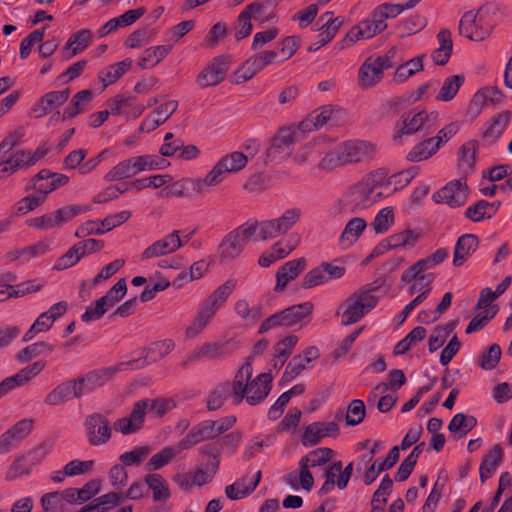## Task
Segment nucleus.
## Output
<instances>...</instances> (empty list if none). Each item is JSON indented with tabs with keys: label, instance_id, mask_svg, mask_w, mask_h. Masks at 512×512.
I'll use <instances>...</instances> for the list:
<instances>
[{
	"label": "nucleus",
	"instance_id": "nucleus-1",
	"mask_svg": "<svg viewBox=\"0 0 512 512\" xmlns=\"http://www.w3.org/2000/svg\"><path fill=\"white\" fill-rule=\"evenodd\" d=\"M386 176L387 170L380 168L348 187L341 198L334 204V213H355L372 206L374 204L372 189L383 187Z\"/></svg>",
	"mask_w": 512,
	"mask_h": 512
},
{
	"label": "nucleus",
	"instance_id": "nucleus-2",
	"mask_svg": "<svg viewBox=\"0 0 512 512\" xmlns=\"http://www.w3.org/2000/svg\"><path fill=\"white\" fill-rule=\"evenodd\" d=\"M236 285V280H227L201 303L192 323L185 329L186 338L193 339L201 333V331L214 317L217 310L226 302L228 297L235 290Z\"/></svg>",
	"mask_w": 512,
	"mask_h": 512
},
{
	"label": "nucleus",
	"instance_id": "nucleus-3",
	"mask_svg": "<svg viewBox=\"0 0 512 512\" xmlns=\"http://www.w3.org/2000/svg\"><path fill=\"white\" fill-rule=\"evenodd\" d=\"M257 230V223L248 226L242 225L229 232L219 245V256L222 262H229L239 257L244 246L249 242Z\"/></svg>",
	"mask_w": 512,
	"mask_h": 512
},
{
	"label": "nucleus",
	"instance_id": "nucleus-4",
	"mask_svg": "<svg viewBox=\"0 0 512 512\" xmlns=\"http://www.w3.org/2000/svg\"><path fill=\"white\" fill-rule=\"evenodd\" d=\"M302 216V210L298 207L287 209L275 219L265 220L257 224L258 235L261 240L272 239L290 231Z\"/></svg>",
	"mask_w": 512,
	"mask_h": 512
},
{
	"label": "nucleus",
	"instance_id": "nucleus-5",
	"mask_svg": "<svg viewBox=\"0 0 512 512\" xmlns=\"http://www.w3.org/2000/svg\"><path fill=\"white\" fill-rule=\"evenodd\" d=\"M439 114L436 111L428 113L425 110L419 111L414 115L411 112H405L401 115V125L393 135L394 141H401L404 135H411L421 130L427 132L432 129L437 121Z\"/></svg>",
	"mask_w": 512,
	"mask_h": 512
},
{
	"label": "nucleus",
	"instance_id": "nucleus-6",
	"mask_svg": "<svg viewBox=\"0 0 512 512\" xmlns=\"http://www.w3.org/2000/svg\"><path fill=\"white\" fill-rule=\"evenodd\" d=\"M377 301L378 298L371 290L355 292L346 300L342 324L347 326L356 323L376 306Z\"/></svg>",
	"mask_w": 512,
	"mask_h": 512
},
{
	"label": "nucleus",
	"instance_id": "nucleus-7",
	"mask_svg": "<svg viewBox=\"0 0 512 512\" xmlns=\"http://www.w3.org/2000/svg\"><path fill=\"white\" fill-rule=\"evenodd\" d=\"M248 162V156L235 151L222 157L205 176L203 183L207 186H216L221 183L228 173L242 170Z\"/></svg>",
	"mask_w": 512,
	"mask_h": 512
},
{
	"label": "nucleus",
	"instance_id": "nucleus-8",
	"mask_svg": "<svg viewBox=\"0 0 512 512\" xmlns=\"http://www.w3.org/2000/svg\"><path fill=\"white\" fill-rule=\"evenodd\" d=\"M492 31V25L489 24L482 14V8L464 13L459 23V34L472 41H482L486 39Z\"/></svg>",
	"mask_w": 512,
	"mask_h": 512
},
{
	"label": "nucleus",
	"instance_id": "nucleus-9",
	"mask_svg": "<svg viewBox=\"0 0 512 512\" xmlns=\"http://www.w3.org/2000/svg\"><path fill=\"white\" fill-rule=\"evenodd\" d=\"M87 441L91 446L105 445L112 437L109 419L102 413H92L84 420Z\"/></svg>",
	"mask_w": 512,
	"mask_h": 512
},
{
	"label": "nucleus",
	"instance_id": "nucleus-10",
	"mask_svg": "<svg viewBox=\"0 0 512 512\" xmlns=\"http://www.w3.org/2000/svg\"><path fill=\"white\" fill-rule=\"evenodd\" d=\"M312 148L313 154H318V170L328 173L344 166L338 146H335L332 140L317 138Z\"/></svg>",
	"mask_w": 512,
	"mask_h": 512
},
{
	"label": "nucleus",
	"instance_id": "nucleus-11",
	"mask_svg": "<svg viewBox=\"0 0 512 512\" xmlns=\"http://www.w3.org/2000/svg\"><path fill=\"white\" fill-rule=\"evenodd\" d=\"M337 146L344 166L370 160L376 153L374 144L362 140H349Z\"/></svg>",
	"mask_w": 512,
	"mask_h": 512
},
{
	"label": "nucleus",
	"instance_id": "nucleus-12",
	"mask_svg": "<svg viewBox=\"0 0 512 512\" xmlns=\"http://www.w3.org/2000/svg\"><path fill=\"white\" fill-rule=\"evenodd\" d=\"M253 374L252 365L246 361L237 371L234 380L231 382H223L228 398L232 400L234 405H239L246 400L247 382L251 380Z\"/></svg>",
	"mask_w": 512,
	"mask_h": 512
},
{
	"label": "nucleus",
	"instance_id": "nucleus-13",
	"mask_svg": "<svg viewBox=\"0 0 512 512\" xmlns=\"http://www.w3.org/2000/svg\"><path fill=\"white\" fill-rule=\"evenodd\" d=\"M468 196V187L465 178H460L447 183L433 195L437 203H445L450 207L462 206Z\"/></svg>",
	"mask_w": 512,
	"mask_h": 512
},
{
	"label": "nucleus",
	"instance_id": "nucleus-14",
	"mask_svg": "<svg viewBox=\"0 0 512 512\" xmlns=\"http://www.w3.org/2000/svg\"><path fill=\"white\" fill-rule=\"evenodd\" d=\"M147 412L148 406L145 399L135 402L133 409L128 416L119 418L113 423L114 430L123 435L138 432L143 427Z\"/></svg>",
	"mask_w": 512,
	"mask_h": 512
},
{
	"label": "nucleus",
	"instance_id": "nucleus-15",
	"mask_svg": "<svg viewBox=\"0 0 512 512\" xmlns=\"http://www.w3.org/2000/svg\"><path fill=\"white\" fill-rule=\"evenodd\" d=\"M67 308V302L60 301L52 305L48 311L41 313L29 330L24 334L23 341H30L38 333L47 332L52 327L53 323L66 313Z\"/></svg>",
	"mask_w": 512,
	"mask_h": 512
},
{
	"label": "nucleus",
	"instance_id": "nucleus-16",
	"mask_svg": "<svg viewBox=\"0 0 512 512\" xmlns=\"http://www.w3.org/2000/svg\"><path fill=\"white\" fill-rule=\"evenodd\" d=\"M345 272L346 269L344 266H337L332 263L324 262L320 266L306 273L302 280V287L309 289L326 283L332 279H340L344 276Z\"/></svg>",
	"mask_w": 512,
	"mask_h": 512
},
{
	"label": "nucleus",
	"instance_id": "nucleus-17",
	"mask_svg": "<svg viewBox=\"0 0 512 512\" xmlns=\"http://www.w3.org/2000/svg\"><path fill=\"white\" fill-rule=\"evenodd\" d=\"M228 71V60L226 57H216L211 60L200 71L196 78V83L201 88L216 86L222 82Z\"/></svg>",
	"mask_w": 512,
	"mask_h": 512
},
{
	"label": "nucleus",
	"instance_id": "nucleus-18",
	"mask_svg": "<svg viewBox=\"0 0 512 512\" xmlns=\"http://www.w3.org/2000/svg\"><path fill=\"white\" fill-rule=\"evenodd\" d=\"M386 28L387 23L382 22L372 11L369 18L358 23L347 33L344 41L353 44L361 39H370L383 32Z\"/></svg>",
	"mask_w": 512,
	"mask_h": 512
},
{
	"label": "nucleus",
	"instance_id": "nucleus-19",
	"mask_svg": "<svg viewBox=\"0 0 512 512\" xmlns=\"http://www.w3.org/2000/svg\"><path fill=\"white\" fill-rule=\"evenodd\" d=\"M183 246L179 231L174 230L164 238L148 246L141 254L142 260H148L175 252Z\"/></svg>",
	"mask_w": 512,
	"mask_h": 512
},
{
	"label": "nucleus",
	"instance_id": "nucleus-20",
	"mask_svg": "<svg viewBox=\"0 0 512 512\" xmlns=\"http://www.w3.org/2000/svg\"><path fill=\"white\" fill-rule=\"evenodd\" d=\"M295 132L291 128H281L271 139L270 146L267 149V156L270 158L287 157L292 152V146L296 142Z\"/></svg>",
	"mask_w": 512,
	"mask_h": 512
},
{
	"label": "nucleus",
	"instance_id": "nucleus-21",
	"mask_svg": "<svg viewBox=\"0 0 512 512\" xmlns=\"http://www.w3.org/2000/svg\"><path fill=\"white\" fill-rule=\"evenodd\" d=\"M45 367V362L37 361L33 364L21 369L17 374L5 378L0 383V397L7 394L18 386H23L29 382L33 377L38 375Z\"/></svg>",
	"mask_w": 512,
	"mask_h": 512
},
{
	"label": "nucleus",
	"instance_id": "nucleus-22",
	"mask_svg": "<svg viewBox=\"0 0 512 512\" xmlns=\"http://www.w3.org/2000/svg\"><path fill=\"white\" fill-rule=\"evenodd\" d=\"M213 427L212 420L198 423L178 442V448L187 450L200 442L217 438Z\"/></svg>",
	"mask_w": 512,
	"mask_h": 512
},
{
	"label": "nucleus",
	"instance_id": "nucleus-23",
	"mask_svg": "<svg viewBox=\"0 0 512 512\" xmlns=\"http://www.w3.org/2000/svg\"><path fill=\"white\" fill-rule=\"evenodd\" d=\"M273 377L270 373H261L247 382L246 402L253 406L261 403L270 393Z\"/></svg>",
	"mask_w": 512,
	"mask_h": 512
},
{
	"label": "nucleus",
	"instance_id": "nucleus-24",
	"mask_svg": "<svg viewBox=\"0 0 512 512\" xmlns=\"http://www.w3.org/2000/svg\"><path fill=\"white\" fill-rule=\"evenodd\" d=\"M339 433V426L336 422H314L308 425L304 431L302 443L305 446H314L323 437H335Z\"/></svg>",
	"mask_w": 512,
	"mask_h": 512
},
{
	"label": "nucleus",
	"instance_id": "nucleus-25",
	"mask_svg": "<svg viewBox=\"0 0 512 512\" xmlns=\"http://www.w3.org/2000/svg\"><path fill=\"white\" fill-rule=\"evenodd\" d=\"M237 349V344L231 340L205 343L198 351L189 356V361L201 359H218Z\"/></svg>",
	"mask_w": 512,
	"mask_h": 512
},
{
	"label": "nucleus",
	"instance_id": "nucleus-26",
	"mask_svg": "<svg viewBox=\"0 0 512 512\" xmlns=\"http://www.w3.org/2000/svg\"><path fill=\"white\" fill-rule=\"evenodd\" d=\"M380 59L369 57L361 65L358 72L359 86L368 89L379 83L383 77V64Z\"/></svg>",
	"mask_w": 512,
	"mask_h": 512
},
{
	"label": "nucleus",
	"instance_id": "nucleus-27",
	"mask_svg": "<svg viewBox=\"0 0 512 512\" xmlns=\"http://www.w3.org/2000/svg\"><path fill=\"white\" fill-rule=\"evenodd\" d=\"M118 370V366L107 367L90 371L85 376L77 378L78 382L81 384L83 394L105 385L113 378Z\"/></svg>",
	"mask_w": 512,
	"mask_h": 512
},
{
	"label": "nucleus",
	"instance_id": "nucleus-28",
	"mask_svg": "<svg viewBox=\"0 0 512 512\" xmlns=\"http://www.w3.org/2000/svg\"><path fill=\"white\" fill-rule=\"evenodd\" d=\"M343 113L342 109L337 106L325 105L315 110L306 119L300 123V129L303 131L317 129L325 125L333 117L341 116Z\"/></svg>",
	"mask_w": 512,
	"mask_h": 512
},
{
	"label": "nucleus",
	"instance_id": "nucleus-29",
	"mask_svg": "<svg viewBox=\"0 0 512 512\" xmlns=\"http://www.w3.org/2000/svg\"><path fill=\"white\" fill-rule=\"evenodd\" d=\"M83 395L81 384L75 379L57 386L47 395L45 402L49 405H59L72 397L80 398Z\"/></svg>",
	"mask_w": 512,
	"mask_h": 512
},
{
	"label": "nucleus",
	"instance_id": "nucleus-30",
	"mask_svg": "<svg viewBox=\"0 0 512 512\" xmlns=\"http://www.w3.org/2000/svg\"><path fill=\"white\" fill-rule=\"evenodd\" d=\"M306 268V259L304 257L288 261L281 266L276 273L275 291H282L286 285L294 280Z\"/></svg>",
	"mask_w": 512,
	"mask_h": 512
},
{
	"label": "nucleus",
	"instance_id": "nucleus-31",
	"mask_svg": "<svg viewBox=\"0 0 512 512\" xmlns=\"http://www.w3.org/2000/svg\"><path fill=\"white\" fill-rule=\"evenodd\" d=\"M70 90L64 89L62 91H51L43 95L38 103L33 107V112L36 117H42L53 109L62 106L69 98Z\"/></svg>",
	"mask_w": 512,
	"mask_h": 512
},
{
	"label": "nucleus",
	"instance_id": "nucleus-32",
	"mask_svg": "<svg viewBox=\"0 0 512 512\" xmlns=\"http://www.w3.org/2000/svg\"><path fill=\"white\" fill-rule=\"evenodd\" d=\"M478 245L479 239L474 234H464L459 237L455 245L453 265L456 267L463 265L468 257L477 250Z\"/></svg>",
	"mask_w": 512,
	"mask_h": 512
},
{
	"label": "nucleus",
	"instance_id": "nucleus-33",
	"mask_svg": "<svg viewBox=\"0 0 512 512\" xmlns=\"http://www.w3.org/2000/svg\"><path fill=\"white\" fill-rule=\"evenodd\" d=\"M478 141L470 140L464 143L458 153V167L464 178L473 173L476 164V155L478 151Z\"/></svg>",
	"mask_w": 512,
	"mask_h": 512
},
{
	"label": "nucleus",
	"instance_id": "nucleus-34",
	"mask_svg": "<svg viewBox=\"0 0 512 512\" xmlns=\"http://www.w3.org/2000/svg\"><path fill=\"white\" fill-rule=\"evenodd\" d=\"M261 471H257L253 480L249 483L246 477L238 479L231 485L226 486L225 494L231 500H239L250 495L258 486L261 480Z\"/></svg>",
	"mask_w": 512,
	"mask_h": 512
},
{
	"label": "nucleus",
	"instance_id": "nucleus-35",
	"mask_svg": "<svg viewBox=\"0 0 512 512\" xmlns=\"http://www.w3.org/2000/svg\"><path fill=\"white\" fill-rule=\"evenodd\" d=\"M437 41L439 47L432 52L431 58L436 65L443 66L449 61L453 50L451 32L441 29L437 34Z\"/></svg>",
	"mask_w": 512,
	"mask_h": 512
},
{
	"label": "nucleus",
	"instance_id": "nucleus-36",
	"mask_svg": "<svg viewBox=\"0 0 512 512\" xmlns=\"http://www.w3.org/2000/svg\"><path fill=\"white\" fill-rule=\"evenodd\" d=\"M91 39L92 33L88 29H82L72 34L63 49V56L66 59H70L71 57L75 56L88 47Z\"/></svg>",
	"mask_w": 512,
	"mask_h": 512
},
{
	"label": "nucleus",
	"instance_id": "nucleus-37",
	"mask_svg": "<svg viewBox=\"0 0 512 512\" xmlns=\"http://www.w3.org/2000/svg\"><path fill=\"white\" fill-rule=\"evenodd\" d=\"M503 450L499 444L493 446V448L483 457L480 468V480L485 482L491 477L495 469L499 466L502 461Z\"/></svg>",
	"mask_w": 512,
	"mask_h": 512
},
{
	"label": "nucleus",
	"instance_id": "nucleus-38",
	"mask_svg": "<svg viewBox=\"0 0 512 512\" xmlns=\"http://www.w3.org/2000/svg\"><path fill=\"white\" fill-rule=\"evenodd\" d=\"M500 202H488L486 200H479L474 205L469 206L465 211V216L473 222L482 221L485 218H491L495 215Z\"/></svg>",
	"mask_w": 512,
	"mask_h": 512
},
{
	"label": "nucleus",
	"instance_id": "nucleus-39",
	"mask_svg": "<svg viewBox=\"0 0 512 512\" xmlns=\"http://www.w3.org/2000/svg\"><path fill=\"white\" fill-rule=\"evenodd\" d=\"M367 223L363 218L355 217L350 219L339 237V243L344 248L350 247L363 233Z\"/></svg>",
	"mask_w": 512,
	"mask_h": 512
},
{
	"label": "nucleus",
	"instance_id": "nucleus-40",
	"mask_svg": "<svg viewBox=\"0 0 512 512\" xmlns=\"http://www.w3.org/2000/svg\"><path fill=\"white\" fill-rule=\"evenodd\" d=\"M313 308L311 302H304L280 311L284 326L290 327L299 323L302 319L311 315Z\"/></svg>",
	"mask_w": 512,
	"mask_h": 512
},
{
	"label": "nucleus",
	"instance_id": "nucleus-41",
	"mask_svg": "<svg viewBox=\"0 0 512 512\" xmlns=\"http://www.w3.org/2000/svg\"><path fill=\"white\" fill-rule=\"evenodd\" d=\"M131 67L132 60L127 58L118 63L112 64L108 66L105 70L101 71L99 74V79L103 83V88L105 89L110 84L115 83Z\"/></svg>",
	"mask_w": 512,
	"mask_h": 512
},
{
	"label": "nucleus",
	"instance_id": "nucleus-42",
	"mask_svg": "<svg viewBox=\"0 0 512 512\" xmlns=\"http://www.w3.org/2000/svg\"><path fill=\"white\" fill-rule=\"evenodd\" d=\"M511 112L509 110L502 111L495 115L487 129L483 132V137L488 139L491 143L495 142V140L504 132L507 125L511 120Z\"/></svg>",
	"mask_w": 512,
	"mask_h": 512
},
{
	"label": "nucleus",
	"instance_id": "nucleus-43",
	"mask_svg": "<svg viewBox=\"0 0 512 512\" xmlns=\"http://www.w3.org/2000/svg\"><path fill=\"white\" fill-rule=\"evenodd\" d=\"M145 482L148 491H152L154 501H164L169 498L170 492L166 480L160 474H147Z\"/></svg>",
	"mask_w": 512,
	"mask_h": 512
},
{
	"label": "nucleus",
	"instance_id": "nucleus-44",
	"mask_svg": "<svg viewBox=\"0 0 512 512\" xmlns=\"http://www.w3.org/2000/svg\"><path fill=\"white\" fill-rule=\"evenodd\" d=\"M439 149V142L436 138H428L417 144L407 155L411 162H420L431 157Z\"/></svg>",
	"mask_w": 512,
	"mask_h": 512
},
{
	"label": "nucleus",
	"instance_id": "nucleus-45",
	"mask_svg": "<svg viewBox=\"0 0 512 512\" xmlns=\"http://www.w3.org/2000/svg\"><path fill=\"white\" fill-rule=\"evenodd\" d=\"M476 425L477 420L474 416L457 413L448 424V430L461 438L467 435Z\"/></svg>",
	"mask_w": 512,
	"mask_h": 512
},
{
	"label": "nucleus",
	"instance_id": "nucleus-46",
	"mask_svg": "<svg viewBox=\"0 0 512 512\" xmlns=\"http://www.w3.org/2000/svg\"><path fill=\"white\" fill-rule=\"evenodd\" d=\"M92 92L90 90H81L71 99L68 107L63 112L62 119H71L83 111L84 107L91 101Z\"/></svg>",
	"mask_w": 512,
	"mask_h": 512
},
{
	"label": "nucleus",
	"instance_id": "nucleus-47",
	"mask_svg": "<svg viewBox=\"0 0 512 512\" xmlns=\"http://www.w3.org/2000/svg\"><path fill=\"white\" fill-rule=\"evenodd\" d=\"M182 450L183 449L178 448V444L175 447L169 446L163 448L160 452L154 454L146 463V470L155 471L164 467Z\"/></svg>",
	"mask_w": 512,
	"mask_h": 512
},
{
	"label": "nucleus",
	"instance_id": "nucleus-48",
	"mask_svg": "<svg viewBox=\"0 0 512 512\" xmlns=\"http://www.w3.org/2000/svg\"><path fill=\"white\" fill-rule=\"evenodd\" d=\"M135 175L141 171L162 169L167 162L152 155H142L130 158Z\"/></svg>",
	"mask_w": 512,
	"mask_h": 512
},
{
	"label": "nucleus",
	"instance_id": "nucleus-49",
	"mask_svg": "<svg viewBox=\"0 0 512 512\" xmlns=\"http://www.w3.org/2000/svg\"><path fill=\"white\" fill-rule=\"evenodd\" d=\"M134 104H135L134 97H130V96L124 97L122 95H117L107 102V106L109 107V109H110L109 111L112 115L122 114L125 112L126 108L133 107L134 116L137 117L142 114L145 107H143V106L134 107Z\"/></svg>",
	"mask_w": 512,
	"mask_h": 512
},
{
	"label": "nucleus",
	"instance_id": "nucleus-50",
	"mask_svg": "<svg viewBox=\"0 0 512 512\" xmlns=\"http://www.w3.org/2000/svg\"><path fill=\"white\" fill-rule=\"evenodd\" d=\"M171 50V45H159L146 49L143 53V56L139 60L140 67L145 69L149 63H151L152 66H155L161 60H163Z\"/></svg>",
	"mask_w": 512,
	"mask_h": 512
},
{
	"label": "nucleus",
	"instance_id": "nucleus-51",
	"mask_svg": "<svg viewBox=\"0 0 512 512\" xmlns=\"http://www.w3.org/2000/svg\"><path fill=\"white\" fill-rule=\"evenodd\" d=\"M504 98L503 93L496 87H488L478 91L471 100V106L482 108L488 102L499 104Z\"/></svg>",
	"mask_w": 512,
	"mask_h": 512
},
{
	"label": "nucleus",
	"instance_id": "nucleus-52",
	"mask_svg": "<svg viewBox=\"0 0 512 512\" xmlns=\"http://www.w3.org/2000/svg\"><path fill=\"white\" fill-rule=\"evenodd\" d=\"M426 336L425 328L421 326H417L412 329L405 338L399 341L393 350L394 355H402L405 354L412 346H414L417 342L422 341Z\"/></svg>",
	"mask_w": 512,
	"mask_h": 512
},
{
	"label": "nucleus",
	"instance_id": "nucleus-53",
	"mask_svg": "<svg viewBox=\"0 0 512 512\" xmlns=\"http://www.w3.org/2000/svg\"><path fill=\"white\" fill-rule=\"evenodd\" d=\"M422 58L423 56H417L398 66L394 73V81L402 83L416 72L421 71L423 69Z\"/></svg>",
	"mask_w": 512,
	"mask_h": 512
},
{
	"label": "nucleus",
	"instance_id": "nucleus-54",
	"mask_svg": "<svg viewBox=\"0 0 512 512\" xmlns=\"http://www.w3.org/2000/svg\"><path fill=\"white\" fill-rule=\"evenodd\" d=\"M464 76L463 75H453L449 76L444 80V83L440 89L439 94L437 95V100L439 101H450L452 100L461 85L464 83Z\"/></svg>",
	"mask_w": 512,
	"mask_h": 512
},
{
	"label": "nucleus",
	"instance_id": "nucleus-55",
	"mask_svg": "<svg viewBox=\"0 0 512 512\" xmlns=\"http://www.w3.org/2000/svg\"><path fill=\"white\" fill-rule=\"evenodd\" d=\"M334 452L330 448L322 447L311 451L308 455L302 457L300 462L307 467H316L325 465L333 457Z\"/></svg>",
	"mask_w": 512,
	"mask_h": 512
},
{
	"label": "nucleus",
	"instance_id": "nucleus-56",
	"mask_svg": "<svg viewBox=\"0 0 512 512\" xmlns=\"http://www.w3.org/2000/svg\"><path fill=\"white\" fill-rule=\"evenodd\" d=\"M236 313L250 324L256 323L262 317V306L250 307L245 299H240L235 304Z\"/></svg>",
	"mask_w": 512,
	"mask_h": 512
},
{
	"label": "nucleus",
	"instance_id": "nucleus-57",
	"mask_svg": "<svg viewBox=\"0 0 512 512\" xmlns=\"http://www.w3.org/2000/svg\"><path fill=\"white\" fill-rule=\"evenodd\" d=\"M149 446L135 447L120 455L119 460L124 466L140 465L151 453Z\"/></svg>",
	"mask_w": 512,
	"mask_h": 512
},
{
	"label": "nucleus",
	"instance_id": "nucleus-58",
	"mask_svg": "<svg viewBox=\"0 0 512 512\" xmlns=\"http://www.w3.org/2000/svg\"><path fill=\"white\" fill-rule=\"evenodd\" d=\"M54 350V346L44 342H35L24 349L20 350L17 354V359L21 362H26L34 357L39 356L43 352L51 353Z\"/></svg>",
	"mask_w": 512,
	"mask_h": 512
},
{
	"label": "nucleus",
	"instance_id": "nucleus-59",
	"mask_svg": "<svg viewBox=\"0 0 512 512\" xmlns=\"http://www.w3.org/2000/svg\"><path fill=\"white\" fill-rule=\"evenodd\" d=\"M420 234L414 230L406 229L402 232L389 236L390 247L393 249L398 247L414 246L419 240Z\"/></svg>",
	"mask_w": 512,
	"mask_h": 512
},
{
	"label": "nucleus",
	"instance_id": "nucleus-60",
	"mask_svg": "<svg viewBox=\"0 0 512 512\" xmlns=\"http://www.w3.org/2000/svg\"><path fill=\"white\" fill-rule=\"evenodd\" d=\"M298 338L294 335H290L280 340L274 347V356L280 360V367L284 365L287 358L291 355L295 345L297 344Z\"/></svg>",
	"mask_w": 512,
	"mask_h": 512
},
{
	"label": "nucleus",
	"instance_id": "nucleus-61",
	"mask_svg": "<svg viewBox=\"0 0 512 512\" xmlns=\"http://www.w3.org/2000/svg\"><path fill=\"white\" fill-rule=\"evenodd\" d=\"M412 7H408L407 3L401 4H391V3H383L378 5L373 13L379 18L382 22H386L388 18H394L401 14L404 10L411 9Z\"/></svg>",
	"mask_w": 512,
	"mask_h": 512
},
{
	"label": "nucleus",
	"instance_id": "nucleus-62",
	"mask_svg": "<svg viewBox=\"0 0 512 512\" xmlns=\"http://www.w3.org/2000/svg\"><path fill=\"white\" fill-rule=\"evenodd\" d=\"M366 415L365 404L360 399L352 400L348 406L346 414V423L350 426H356L360 424Z\"/></svg>",
	"mask_w": 512,
	"mask_h": 512
},
{
	"label": "nucleus",
	"instance_id": "nucleus-63",
	"mask_svg": "<svg viewBox=\"0 0 512 512\" xmlns=\"http://www.w3.org/2000/svg\"><path fill=\"white\" fill-rule=\"evenodd\" d=\"M134 170L130 158L115 165L106 175V181L121 180L134 176Z\"/></svg>",
	"mask_w": 512,
	"mask_h": 512
},
{
	"label": "nucleus",
	"instance_id": "nucleus-64",
	"mask_svg": "<svg viewBox=\"0 0 512 512\" xmlns=\"http://www.w3.org/2000/svg\"><path fill=\"white\" fill-rule=\"evenodd\" d=\"M342 24L340 18H328L321 26V33L318 35V44L326 45L337 34L339 27Z\"/></svg>",
	"mask_w": 512,
	"mask_h": 512
}]
</instances>
